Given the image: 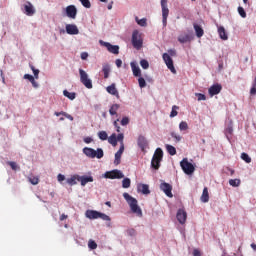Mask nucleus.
<instances>
[{"mask_svg":"<svg viewBox=\"0 0 256 256\" xmlns=\"http://www.w3.org/2000/svg\"><path fill=\"white\" fill-rule=\"evenodd\" d=\"M99 214H100V212L95 211V210H87L86 211V217L88 219H99Z\"/></svg>","mask_w":256,"mask_h":256,"instance_id":"obj_24","label":"nucleus"},{"mask_svg":"<svg viewBox=\"0 0 256 256\" xmlns=\"http://www.w3.org/2000/svg\"><path fill=\"white\" fill-rule=\"evenodd\" d=\"M179 43H189L191 36L189 34H181L178 36Z\"/></svg>","mask_w":256,"mask_h":256,"instance_id":"obj_26","label":"nucleus"},{"mask_svg":"<svg viewBox=\"0 0 256 256\" xmlns=\"http://www.w3.org/2000/svg\"><path fill=\"white\" fill-rule=\"evenodd\" d=\"M98 137L99 139H101V141H107V139H109V136L107 135L106 131L98 132Z\"/></svg>","mask_w":256,"mask_h":256,"instance_id":"obj_35","label":"nucleus"},{"mask_svg":"<svg viewBox=\"0 0 256 256\" xmlns=\"http://www.w3.org/2000/svg\"><path fill=\"white\" fill-rule=\"evenodd\" d=\"M195 97L198 98V101H206L207 100V96H205V94L195 93Z\"/></svg>","mask_w":256,"mask_h":256,"instance_id":"obj_49","label":"nucleus"},{"mask_svg":"<svg viewBox=\"0 0 256 256\" xmlns=\"http://www.w3.org/2000/svg\"><path fill=\"white\" fill-rule=\"evenodd\" d=\"M83 153L84 155H86V157H89L90 159H103V156L105 155L103 152V149L98 148L97 151L93 148H89V147H85L83 149Z\"/></svg>","mask_w":256,"mask_h":256,"instance_id":"obj_3","label":"nucleus"},{"mask_svg":"<svg viewBox=\"0 0 256 256\" xmlns=\"http://www.w3.org/2000/svg\"><path fill=\"white\" fill-rule=\"evenodd\" d=\"M62 115H63V117H66V119H69L70 121H73V116H71L70 114L62 111Z\"/></svg>","mask_w":256,"mask_h":256,"instance_id":"obj_58","label":"nucleus"},{"mask_svg":"<svg viewBox=\"0 0 256 256\" xmlns=\"http://www.w3.org/2000/svg\"><path fill=\"white\" fill-rule=\"evenodd\" d=\"M180 167L182 168V171H184V173L186 175H193V173H195V166H193L189 160H187V158H184L181 162H180Z\"/></svg>","mask_w":256,"mask_h":256,"instance_id":"obj_6","label":"nucleus"},{"mask_svg":"<svg viewBox=\"0 0 256 256\" xmlns=\"http://www.w3.org/2000/svg\"><path fill=\"white\" fill-rule=\"evenodd\" d=\"M79 182L82 187H85L87 183H93V176H79Z\"/></svg>","mask_w":256,"mask_h":256,"instance_id":"obj_20","label":"nucleus"},{"mask_svg":"<svg viewBox=\"0 0 256 256\" xmlns=\"http://www.w3.org/2000/svg\"><path fill=\"white\" fill-rule=\"evenodd\" d=\"M99 43L102 45V47H106L109 53H112L113 55H119V45H112L111 43L105 42L103 40H99Z\"/></svg>","mask_w":256,"mask_h":256,"instance_id":"obj_7","label":"nucleus"},{"mask_svg":"<svg viewBox=\"0 0 256 256\" xmlns=\"http://www.w3.org/2000/svg\"><path fill=\"white\" fill-rule=\"evenodd\" d=\"M108 143H110V145H113V147H117V134H112L109 138H108Z\"/></svg>","mask_w":256,"mask_h":256,"instance_id":"obj_30","label":"nucleus"},{"mask_svg":"<svg viewBox=\"0 0 256 256\" xmlns=\"http://www.w3.org/2000/svg\"><path fill=\"white\" fill-rule=\"evenodd\" d=\"M119 104H113L110 109H109V113L110 115H117V111H119Z\"/></svg>","mask_w":256,"mask_h":256,"instance_id":"obj_31","label":"nucleus"},{"mask_svg":"<svg viewBox=\"0 0 256 256\" xmlns=\"http://www.w3.org/2000/svg\"><path fill=\"white\" fill-rule=\"evenodd\" d=\"M136 21L138 25H140V27H147V19L142 18L139 20L138 18H136Z\"/></svg>","mask_w":256,"mask_h":256,"instance_id":"obj_45","label":"nucleus"},{"mask_svg":"<svg viewBox=\"0 0 256 256\" xmlns=\"http://www.w3.org/2000/svg\"><path fill=\"white\" fill-rule=\"evenodd\" d=\"M63 95L64 97L70 99V101H73L77 97V94L75 92H69L67 90L63 91Z\"/></svg>","mask_w":256,"mask_h":256,"instance_id":"obj_29","label":"nucleus"},{"mask_svg":"<svg viewBox=\"0 0 256 256\" xmlns=\"http://www.w3.org/2000/svg\"><path fill=\"white\" fill-rule=\"evenodd\" d=\"M166 149H167L169 155H172V156L177 155V149H175L174 146L167 144Z\"/></svg>","mask_w":256,"mask_h":256,"instance_id":"obj_32","label":"nucleus"},{"mask_svg":"<svg viewBox=\"0 0 256 256\" xmlns=\"http://www.w3.org/2000/svg\"><path fill=\"white\" fill-rule=\"evenodd\" d=\"M105 177L106 179H123L125 175L123 174V172H121V170L115 169V170L106 172Z\"/></svg>","mask_w":256,"mask_h":256,"instance_id":"obj_9","label":"nucleus"},{"mask_svg":"<svg viewBox=\"0 0 256 256\" xmlns=\"http://www.w3.org/2000/svg\"><path fill=\"white\" fill-rule=\"evenodd\" d=\"M138 193H143V195H149L151 191L149 190V185L147 184H139L137 186Z\"/></svg>","mask_w":256,"mask_h":256,"instance_id":"obj_18","label":"nucleus"},{"mask_svg":"<svg viewBox=\"0 0 256 256\" xmlns=\"http://www.w3.org/2000/svg\"><path fill=\"white\" fill-rule=\"evenodd\" d=\"M24 11L25 14L28 15V17H32V15H35V7H33V4H31V2H26V4H24Z\"/></svg>","mask_w":256,"mask_h":256,"instance_id":"obj_17","label":"nucleus"},{"mask_svg":"<svg viewBox=\"0 0 256 256\" xmlns=\"http://www.w3.org/2000/svg\"><path fill=\"white\" fill-rule=\"evenodd\" d=\"M123 197L125 201L128 203L130 210L132 213L137 215V217H143V211L141 210V207H139V204L137 202V199L129 195V193L124 192Z\"/></svg>","mask_w":256,"mask_h":256,"instance_id":"obj_1","label":"nucleus"},{"mask_svg":"<svg viewBox=\"0 0 256 256\" xmlns=\"http://www.w3.org/2000/svg\"><path fill=\"white\" fill-rule=\"evenodd\" d=\"M193 27H194V30H195V33H196V37H198V39H201V37H203V35H205V31L203 30V28L197 24V23H194L193 24Z\"/></svg>","mask_w":256,"mask_h":256,"instance_id":"obj_19","label":"nucleus"},{"mask_svg":"<svg viewBox=\"0 0 256 256\" xmlns=\"http://www.w3.org/2000/svg\"><path fill=\"white\" fill-rule=\"evenodd\" d=\"M176 219L181 225H185L187 221V212L183 209H179L176 214Z\"/></svg>","mask_w":256,"mask_h":256,"instance_id":"obj_12","label":"nucleus"},{"mask_svg":"<svg viewBox=\"0 0 256 256\" xmlns=\"http://www.w3.org/2000/svg\"><path fill=\"white\" fill-rule=\"evenodd\" d=\"M200 200L202 203H209V188L204 187Z\"/></svg>","mask_w":256,"mask_h":256,"instance_id":"obj_23","label":"nucleus"},{"mask_svg":"<svg viewBox=\"0 0 256 256\" xmlns=\"http://www.w3.org/2000/svg\"><path fill=\"white\" fill-rule=\"evenodd\" d=\"M179 129L180 131H187V129H189V125L187 124V122L182 121L179 124Z\"/></svg>","mask_w":256,"mask_h":256,"instance_id":"obj_42","label":"nucleus"},{"mask_svg":"<svg viewBox=\"0 0 256 256\" xmlns=\"http://www.w3.org/2000/svg\"><path fill=\"white\" fill-rule=\"evenodd\" d=\"M29 182L32 185H39V177H35V176L29 177Z\"/></svg>","mask_w":256,"mask_h":256,"instance_id":"obj_46","label":"nucleus"},{"mask_svg":"<svg viewBox=\"0 0 256 256\" xmlns=\"http://www.w3.org/2000/svg\"><path fill=\"white\" fill-rule=\"evenodd\" d=\"M222 89L223 87L220 84H214L209 88L208 93L210 97H214V95H219Z\"/></svg>","mask_w":256,"mask_h":256,"instance_id":"obj_15","label":"nucleus"},{"mask_svg":"<svg viewBox=\"0 0 256 256\" xmlns=\"http://www.w3.org/2000/svg\"><path fill=\"white\" fill-rule=\"evenodd\" d=\"M7 163L11 167L12 171H19L21 169V167H19L16 162L9 161Z\"/></svg>","mask_w":256,"mask_h":256,"instance_id":"obj_37","label":"nucleus"},{"mask_svg":"<svg viewBox=\"0 0 256 256\" xmlns=\"http://www.w3.org/2000/svg\"><path fill=\"white\" fill-rule=\"evenodd\" d=\"M162 160H163V150L161 148H157L151 160L152 169H155L157 171L159 167H161Z\"/></svg>","mask_w":256,"mask_h":256,"instance_id":"obj_2","label":"nucleus"},{"mask_svg":"<svg viewBox=\"0 0 256 256\" xmlns=\"http://www.w3.org/2000/svg\"><path fill=\"white\" fill-rule=\"evenodd\" d=\"M138 84L140 89H144V87H147V82L145 81V78L139 77L138 78Z\"/></svg>","mask_w":256,"mask_h":256,"instance_id":"obj_38","label":"nucleus"},{"mask_svg":"<svg viewBox=\"0 0 256 256\" xmlns=\"http://www.w3.org/2000/svg\"><path fill=\"white\" fill-rule=\"evenodd\" d=\"M102 72L104 73V79H109V73H111V66L109 64H103Z\"/></svg>","mask_w":256,"mask_h":256,"instance_id":"obj_25","label":"nucleus"},{"mask_svg":"<svg viewBox=\"0 0 256 256\" xmlns=\"http://www.w3.org/2000/svg\"><path fill=\"white\" fill-rule=\"evenodd\" d=\"M250 95H256V87L252 86V88L250 89Z\"/></svg>","mask_w":256,"mask_h":256,"instance_id":"obj_64","label":"nucleus"},{"mask_svg":"<svg viewBox=\"0 0 256 256\" xmlns=\"http://www.w3.org/2000/svg\"><path fill=\"white\" fill-rule=\"evenodd\" d=\"M140 65H141L142 69H147L149 67V61L142 59L140 61Z\"/></svg>","mask_w":256,"mask_h":256,"instance_id":"obj_51","label":"nucleus"},{"mask_svg":"<svg viewBox=\"0 0 256 256\" xmlns=\"http://www.w3.org/2000/svg\"><path fill=\"white\" fill-rule=\"evenodd\" d=\"M92 142H93V138H91V137H85L84 138V143L89 144V143H92Z\"/></svg>","mask_w":256,"mask_h":256,"instance_id":"obj_62","label":"nucleus"},{"mask_svg":"<svg viewBox=\"0 0 256 256\" xmlns=\"http://www.w3.org/2000/svg\"><path fill=\"white\" fill-rule=\"evenodd\" d=\"M121 125L125 127V125H129V117H123L121 120Z\"/></svg>","mask_w":256,"mask_h":256,"instance_id":"obj_54","label":"nucleus"},{"mask_svg":"<svg viewBox=\"0 0 256 256\" xmlns=\"http://www.w3.org/2000/svg\"><path fill=\"white\" fill-rule=\"evenodd\" d=\"M161 7L163 27H167V17H169V8L167 7V3H161Z\"/></svg>","mask_w":256,"mask_h":256,"instance_id":"obj_11","label":"nucleus"},{"mask_svg":"<svg viewBox=\"0 0 256 256\" xmlns=\"http://www.w3.org/2000/svg\"><path fill=\"white\" fill-rule=\"evenodd\" d=\"M87 57H89V54H88L87 52H82V53H81V59H82L83 61H85V60L87 59Z\"/></svg>","mask_w":256,"mask_h":256,"instance_id":"obj_61","label":"nucleus"},{"mask_svg":"<svg viewBox=\"0 0 256 256\" xmlns=\"http://www.w3.org/2000/svg\"><path fill=\"white\" fill-rule=\"evenodd\" d=\"M116 67L120 68L123 65V61L121 59H116L115 61Z\"/></svg>","mask_w":256,"mask_h":256,"instance_id":"obj_60","label":"nucleus"},{"mask_svg":"<svg viewBox=\"0 0 256 256\" xmlns=\"http://www.w3.org/2000/svg\"><path fill=\"white\" fill-rule=\"evenodd\" d=\"M238 13L242 19H245L247 17V12H245V9L241 6L238 7Z\"/></svg>","mask_w":256,"mask_h":256,"instance_id":"obj_41","label":"nucleus"},{"mask_svg":"<svg viewBox=\"0 0 256 256\" xmlns=\"http://www.w3.org/2000/svg\"><path fill=\"white\" fill-rule=\"evenodd\" d=\"M57 179H58L59 183H62V181H65V175L58 174Z\"/></svg>","mask_w":256,"mask_h":256,"instance_id":"obj_59","label":"nucleus"},{"mask_svg":"<svg viewBox=\"0 0 256 256\" xmlns=\"http://www.w3.org/2000/svg\"><path fill=\"white\" fill-rule=\"evenodd\" d=\"M31 70L34 73L35 79H39V70L35 69V66H31Z\"/></svg>","mask_w":256,"mask_h":256,"instance_id":"obj_53","label":"nucleus"},{"mask_svg":"<svg viewBox=\"0 0 256 256\" xmlns=\"http://www.w3.org/2000/svg\"><path fill=\"white\" fill-rule=\"evenodd\" d=\"M160 189L161 191H163V193H165V195L167 197H173V186H171V184L167 183V182H162L160 184Z\"/></svg>","mask_w":256,"mask_h":256,"instance_id":"obj_10","label":"nucleus"},{"mask_svg":"<svg viewBox=\"0 0 256 256\" xmlns=\"http://www.w3.org/2000/svg\"><path fill=\"white\" fill-rule=\"evenodd\" d=\"M121 155L119 152L115 153V160H114V165H120L121 164Z\"/></svg>","mask_w":256,"mask_h":256,"instance_id":"obj_40","label":"nucleus"},{"mask_svg":"<svg viewBox=\"0 0 256 256\" xmlns=\"http://www.w3.org/2000/svg\"><path fill=\"white\" fill-rule=\"evenodd\" d=\"M113 125L116 128L117 133H121V127L119 126V119L115 120Z\"/></svg>","mask_w":256,"mask_h":256,"instance_id":"obj_52","label":"nucleus"},{"mask_svg":"<svg viewBox=\"0 0 256 256\" xmlns=\"http://www.w3.org/2000/svg\"><path fill=\"white\" fill-rule=\"evenodd\" d=\"M177 109H179L178 106H176V105L172 106V110H171V113H170L171 118L177 117V115H179V112H177Z\"/></svg>","mask_w":256,"mask_h":256,"instance_id":"obj_39","label":"nucleus"},{"mask_svg":"<svg viewBox=\"0 0 256 256\" xmlns=\"http://www.w3.org/2000/svg\"><path fill=\"white\" fill-rule=\"evenodd\" d=\"M193 256H201V251L194 249Z\"/></svg>","mask_w":256,"mask_h":256,"instance_id":"obj_63","label":"nucleus"},{"mask_svg":"<svg viewBox=\"0 0 256 256\" xmlns=\"http://www.w3.org/2000/svg\"><path fill=\"white\" fill-rule=\"evenodd\" d=\"M66 33L68 35H79V28H77V25L75 24H67Z\"/></svg>","mask_w":256,"mask_h":256,"instance_id":"obj_16","label":"nucleus"},{"mask_svg":"<svg viewBox=\"0 0 256 256\" xmlns=\"http://www.w3.org/2000/svg\"><path fill=\"white\" fill-rule=\"evenodd\" d=\"M98 219H102L103 221H111V217H109L107 214L101 213V212L99 214Z\"/></svg>","mask_w":256,"mask_h":256,"instance_id":"obj_48","label":"nucleus"},{"mask_svg":"<svg viewBox=\"0 0 256 256\" xmlns=\"http://www.w3.org/2000/svg\"><path fill=\"white\" fill-rule=\"evenodd\" d=\"M24 79H28V81L33 82L35 77H33V75H31V74H25Z\"/></svg>","mask_w":256,"mask_h":256,"instance_id":"obj_57","label":"nucleus"},{"mask_svg":"<svg viewBox=\"0 0 256 256\" xmlns=\"http://www.w3.org/2000/svg\"><path fill=\"white\" fill-rule=\"evenodd\" d=\"M167 55H169V57H175L177 55V51H175L174 49H170L168 50Z\"/></svg>","mask_w":256,"mask_h":256,"instance_id":"obj_56","label":"nucleus"},{"mask_svg":"<svg viewBox=\"0 0 256 256\" xmlns=\"http://www.w3.org/2000/svg\"><path fill=\"white\" fill-rule=\"evenodd\" d=\"M171 137H173V139H175L176 143H179V141H181V139H182L181 135H179L175 132H171Z\"/></svg>","mask_w":256,"mask_h":256,"instance_id":"obj_50","label":"nucleus"},{"mask_svg":"<svg viewBox=\"0 0 256 256\" xmlns=\"http://www.w3.org/2000/svg\"><path fill=\"white\" fill-rule=\"evenodd\" d=\"M122 187L123 189H129V187H131V179L124 178L122 181Z\"/></svg>","mask_w":256,"mask_h":256,"instance_id":"obj_33","label":"nucleus"},{"mask_svg":"<svg viewBox=\"0 0 256 256\" xmlns=\"http://www.w3.org/2000/svg\"><path fill=\"white\" fill-rule=\"evenodd\" d=\"M130 65H131V69L134 77H141V68H139V66H137L135 62H131Z\"/></svg>","mask_w":256,"mask_h":256,"instance_id":"obj_22","label":"nucleus"},{"mask_svg":"<svg viewBox=\"0 0 256 256\" xmlns=\"http://www.w3.org/2000/svg\"><path fill=\"white\" fill-rule=\"evenodd\" d=\"M229 185H231V187H239V185H241V180L240 179H230Z\"/></svg>","mask_w":256,"mask_h":256,"instance_id":"obj_34","label":"nucleus"},{"mask_svg":"<svg viewBox=\"0 0 256 256\" xmlns=\"http://www.w3.org/2000/svg\"><path fill=\"white\" fill-rule=\"evenodd\" d=\"M107 91L108 93H110V95H115L116 97H119V91H117L115 84H111L110 86H108Z\"/></svg>","mask_w":256,"mask_h":256,"instance_id":"obj_27","label":"nucleus"},{"mask_svg":"<svg viewBox=\"0 0 256 256\" xmlns=\"http://www.w3.org/2000/svg\"><path fill=\"white\" fill-rule=\"evenodd\" d=\"M88 247L89 249H92V250L97 249V242H95V240H89Z\"/></svg>","mask_w":256,"mask_h":256,"instance_id":"obj_47","label":"nucleus"},{"mask_svg":"<svg viewBox=\"0 0 256 256\" xmlns=\"http://www.w3.org/2000/svg\"><path fill=\"white\" fill-rule=\"evenodd\" d=\"M225 135H226L227 139H230L231 135H233V126L232 125H229L225 129Z\"/></svg>","mask_w":256,"mask_h":256,"instance_id":"obj_36","label":"nucleus"},{"mask_svg":"<svg viewBox=\"0 0 256 256\" xmlns=\"http://www.w3.org/2000/svg\"><path fill=\"white\" fill-rule=\"evenodd\" d=\"M68 185H77V181H79V175L75 174L73 176H71L70 178H68L67 180Z\"/></svg>","mask_w":256,"mask_h":256,"instance_id":"obj_28","label":"nucleus"},{"mask_svg":"<svg viewBox=\"0 0 256 256\" xmlns=\"http://www.w3.org/2000/svg\"><path fill=\"white\" fill-rule=\"evenodd\" d=\"M218 35L222 41H227L229 39V36L227 35V31H225V27L219 26L218 27Z\"/></svg>","mask_w":256,"mask_h":256,"instance_id":"obj_21","label":"nucleus"},{"mask_svg":"<svg viewBox=\"0 0 256 256\" xmlns=\"http://www.w3.org/2000/svg\"><path fill=\"white\" fill-rule=\"evenodd\" d=\"M80 3L85 7L86 9H91V1L89 0H79Z\"/></svg>","mask_w":256,"mask_h":256,"instance_id":"obj_44","label":"nucleus"},{"mask_svg":"<svg viewBox=\"0 0 256 256\" xmlns=\"http://www.w3.org/2000/svg\"><path fill=\"white\" fill-rule=\"evenodd\" d=\"M162 59L164 63H166V67L171 71V73H177V70H175V66L173 65V58H171L169 54L164 53L162 55Z\"/></svg>","mask_w":256,"mask_h":256,"instance_id":"obj_8","label":"nucleus"},{"mask_svg":"<svg viewBox=\"0 0 256 256\" xmlns=\"http://www.w3.org/2000/svg\"><path fill=\"white\" fill-rule=\"evenodd\" d=\"M241 159L245 161V163H251V158L249 157V154L245 152L241 154Z\"/></svg>","mask_w":256,"mask_h":256,"instance_id":"obj_43","label":"nucleus"},{"mask_svg":"<svg viewBox=\"0 0 256 256\" xmlns=\"http://www.w3.org/2000/svg\"><path fill=\"white\" fill-rule=\"evenodd\" d=\"M132 45L134 49H141L143 47V38L141 37V33L139 30H134L132 33Z\"/></svg>","mask_w":256,"mask_h":256,"instance_id":"obj_5","label":"nucleus"},{"mask_svg":"<svg viewBox=\"0 0 256 256\" xmlns=\"http://www.w3.org/2000/svg\"><path fill=\"white\" fill-rule=\"evenodd\" d=\"M80 83L86 87V89H93V81L89 78V74L83 69H79Z\"/></svg>","mask_w":256,"mask_h":256,"instance_id":"obj_4","label":"nucleus"},{"mask_svg":"<svg viewBox=\"0 0 256 256\" xmlns=\"http://www.w3.org/2000/svg\"><path fill=\"white\" fill-rule=\"evenodd\" d=\"M117 141L121 142V144H123V139H125V136L123 135V133H120L116 136Z\"/></svg>","mask_w":256,"mask_h":256,"instance_id":"obj_55","label":"nucleus"},{"mask_svg":"<svg viewBox=\"0 0 256 256\" xmlns=\"http://www.w3.org/2000/svg\"><path fill=\"white\" fill-rule=\"evenodd\" d=\"M137 143H138V146L140 147L141 151L143 153H145V149H147V147H149V142L147 141V138H145V136H139Z\"/></svg>","mask_w":256,"mask_h":256,"instance_id":"obj_14","label":"nucleus"},{"mask_svg":"<svg viewBox=\"0 0 256 256\" xmlns=\"http://www.w3.org/2000/svg\"><path fill=\"white\" fill-rule=\"evenodd\" d=\"M66 15L70 19H76L77 17V7L75 5H69L66 7Z\"/></svg>","mask_w":256,"mask_h":256,"instance_id":"obj_13","label":"nucleus"}]
</instances>
